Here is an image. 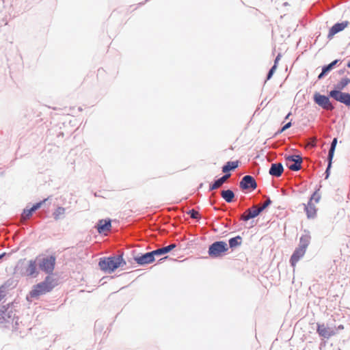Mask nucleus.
Returning a JSON list of instances; mask_svg holds the SVG:
<instances>
[{
    "label": "nucleus",
    "mask_w": 350,
    "mask_h": 350,
    "mask_svg": "<svg viewBox=\"0 0 350 350\" xmlns=\"http://www.w3.org/2000/svg\"><path fill=\"white\" fill-rule=\"evenodd\" d=\"M17 312L14 303L3 306L0 308V324H5V327L11 325L14 329H18L19 317Z\"/></svg>",
    "instance_id": "nucleus-1"
},
{
    "label": "nucleus",
    "mask_w": 350,
    "mask_h": 350,
    "mask_svg": "<svg viewBox=\"0 0 350 350\" xmlns=\"http://www.w3.org/2000/svg\"><path fill=\"white\" fill-rule=\"evenodd\" d=\"M126 265V261L123 258V253L108 257L100 258L98 262L100 269L107 273H111L118 267Z\"/></svg>",
    "instance_id": "nucleus-2"
},
{
    "label": "nucleus",
    "mask_w": 350,
    "mask_h": 350,
    "mask_svg": "<svg viewBox=\"0 0 350 350\" xmlns=\"http://www.w3.org/2000/svg\"><path fill=\"white\" fill-rule=\"evenodd\" d=\"M36 259L26 260L25 258L21 259L15 268L21 276L36 278L39 274Z\"/></svg>",
    "instance_id": "nucleus-3"
},
{
    "label": "nucleus",
    "mask_w": 350,
    "mask_h": 350,
    "mask_svg": "<svg viewBox=\"0 0 350 350\" xmlns=\"http://www.w3.org/2000/svg\"><path fill=\"white\" fill-rule=\"evenodd\" d=\"M55 285V280L51 275H47L42 282L33 286L29 295L32 298H38L40 295L51 291Z\"/></svg>",
    "instance_id": "nucleus-4"
},
{
    "label": "nucleus",
    "mask_w": 350,
    "mask_h": 350,
    "mask_svg": "<svg viewBox=\"0 0 350 350\" xmlns=\"http://www.w3.org/2000/svg\"><path fill=\"white\" fill-rule=\"evenodd\" d=\"M36 259L39 269L48 274V275L53 274L56 262L55 256L53 255L44 257L37 256Z\"/></svg>",
    "instance_id": "nucleus-5"
},
{
    "label": "nucleus",
    "mask_w": 350,
    "mask_h": 350,
    "mask_svg": "<svg viewBox=\"0 0 350 350\" xmlns=\"http://www.w3.org/2000/svg\"><path fill=\"white\" fill-rule=\"evenodd\" d=\"M228 250V244L224 241H217L208 246V254L212 258L223 256Z\"/></svg>",
    "instance_id": "nucleus-6"
},
{
    "label": "nucleus",
    "mask_w": 350,
    "mask_h": 350,
    "mask_svg": "<svg viewBox=\"0 0 350 350\" xmlns=\"http://www.w3.org/2000/svg\"><path fill=\"white\" fill-rule=\"evenodd\" d=\"M330 96L321 94L319 92H315L313 96L314 102L325 110L332 111L334 109V106L329 100Z\"/></svg>",
    "instance_id": "nucleus-7"
},
{
    "label": "nucleus",
    "mask_w": 350,
    "mask_h": 350,
    "mask_svg": "<svg viewBox=\"0 0 350 350\" xmlns=\"http://www.w3.org/2000/svg\"><path fill=\"white\" fill-rule=\"evenodd\" d=\"M286 166L293 172H297L301 168L303 159L299 154L285 155Z\"/></svg>",
    "instance_id": "nucleus-8"
},
{
    "label": "nucleus",
    "mask_w": 350,
    "mask_h": 350,
    "mask_svg": "<svg viewBox=\"0 0 350 350\" xmlns=\"http://www.w3.org/2000/svg\"><path fill=\"white\" fill-rule=\"evenodd\" d=\"M329 96L350 108V93L332 90L329 92Z\"/></svg>",
    "instance_id": "nucleus-9"
},
{
    "label": "nucleus",
    "mask_w": 350,
    "mask_h": 350,
    "mask_svg": "<svg viewBox=\"0 0 350 350\" xmlns=\"http://www.w3.org/2000/svg\"><path fill=\"white\" fill-rule=\"evenodd\" d=\"M257 183L251 175L244 176L239 182V187L242 191H252L257 188Z\"/></svg>",
    "instance_id": "nucleus-10"
},
{
    "label": "nucleus",
    "mask_w": 350,
    "mask_h": 350,
    "mask_svg": "<svg viewBox=\"0 0 350 350\" xmlns=\"http://www.w3.org/2000/svg\"><path fill=\"white\" fill-rule=\"evenodd\" d=\"M155 255L153 250L133 258L134 260L139 265L144 266L153 262L155 260Z\"/></svg>",
    "instance_id": "nucleus-11"
},
{
    "label": "nucleus",
    "mask_w": 350,
    "mask_h": 350,
    "mask_svg": "<svg viewBox=\"0 0 350 350\" xmlns=\"http://www.w3.org/2000/svg\"><path fill=\"white\" fill-rule=\"evenodd\" d=\"M317 332L321 337L328 339L336 334L333 329L326 327L324 323H317Z\"/></svg>",
    "instance_id": "nucleus-12"
},
{
    "label": "nucleus",
    "mask_w": 350,
    "mask_h": 350,
    "mask_svg": "<svg viewBox=\"0 0 350 350\" xmlns=\"http://www.w3.org/2000/svg\"><path fill=\"white\" fill-rule=\"evenodd\" d=\"M95 228L99 234H102L105 231H108L111 228V220L110 219H99Z\"/></svg>",
    "instance_id": "nucleus-13"
},
{
    "label": "nucleus",
    "mask_w": 350,
    "mask_h": 350,
    "mask_svg": "<svg viewBox=\"0 0 350 350\" xmlns=\"http://www.w3.org/2000/svg\"><path fill=\"white\" fill-rule=\"evenodd\" d=\"M306 250L297 247L294 250L290 258V264L293 267H295L297 262L304 256Z\"/></svg>",
    "instance_id": "nucleus-14"
},
{
    "label": "nucleus",
    "mask_w": 350,
    "mask_h": 350,
    "mask_svg": "<svg viewBox=\"0 0 350 350\" xmlns=\"http://www.w3.org/2000/svg\"><path fill=\"white\" fill-rule=\"evenodd\" d=\"M340 62V59H337L332 61L331 63H329L327 65H324L322 67L321 72L318 76V79L320 80V79H323L326 75H328V73L329 72H331L336 67L337 64Z\"/></svg>",
    "instance_id": "nucleus-15"
},
{
    "label": "nucleus",
    "mask_w": 350,
    "mask_h": 350,
    "mask_svg": "<svg viewBox=\"0 0 350 350\" xmlns=\"http://www.w3.org/2000/svg\"><path fill=\"white\" fill-rule=\"evenodd\" d=\"M349 25V22L345 21L342 23H335L329 30L328 38L334 36L335 34L340 32Z\"/></svg>",
    "instance_id": "nucleus-16"
},
{
    "label": "nucleus",
    "mask_w": 350,
    "mask_h": 350,
    "mask_svg": "<svg viewBox=\"0 0 350 350\" xmlns=\"http://www.w3.org/2000/svg\"><path fill=\"white\" fill-rule=\"evenodd\" d=\"M284 172V167L281 163H273L271 165L269 173L273 177H280Z\"/></svg>",
    "instance_id": "nucleus-17"
},
{
    "label": "nucleus",
    "mask_w": 350,
    "mask_h": 350,
    "mask_svg": "<svg viewBox=\"0 0 350 350\" xmlns=\"http://www.w3.org/2000/svg\"><path fill=\"white\" fill-rule=\"evenodd\" d=\"M310 240L311 236L309 230H304V234H303L299 238V243L298 247L306 250L308 246L310 243Z\"/></svg>",
    "instance_id": "nucleus-18"
},
{
    "label": "nucleus",
    "mask_w": 350,
    "mask_h": 350,
    "mask_svg": "<svg viewBox=\"0 0 350 350\" xmlns=\"http://www.w3.org/2000/svg\"><path fill=\"white\" fill-rule=\"evenodd\" d=\"M247 215H243L241 216L240 219L244 221H247L251 219H254L258 217L262 212L258 208H254V209L248 208L246 211Z\"/></svg>",
    "instance_id": "nucleus-19"
},
{
    "label": "nucleus",
    "mask_w": 350,
    "mask_h": 350,
    "mask_svg": "<svg viewBox=\"0 0 350 350\" xmlns=\"http://www.w3.org/2000/svg\"><path fill=\"white\" fill-rule=\"evenodd\" d=\"M304 211L308 219H314L317 216V208L314 204L309 202L307 204H304Z\"/></svg>",
    "instance_id": "nucleus-20"
},
{
    "label": "nucleus",
    "mask_w": 350,
    "mask_h": 350,
    "mask_svg": "<svg viewBox=\"0 0 350 350\" xmlns=\"http://www.w3.org/2000/svg\"><path fill=\"white\" fill-rule=\"evenodd\" d=\"M230 176L231 174H224L221 177L215 180L209 185V191H213L220 187Z\"/></svg>",
    "instance_id": "nucleus-21"
},
{
    "label": "nucleus",
    "mask_w": 350,
    "mask_h": 350,
    "mask_svg": "<svg viewBox=\"0 0 350 350\" xmlns=\"http://www.w3.org/2000/svg\"><path fill=\"white\" fill-rule=\"evenodd\" d=\"M239 161H228L225 165L222 167V172L224 174H230V171H234L236 168L239 167Z\"/></svg>",
    "instance_id": "nucleus-22"
},
{
    "label": "nucleus",
    "mask_w": 350,
    "mask_h": 350,
    "mask_svg": "<svg viewBox=\"0 0 350 350\" xmlns=\"http://www.w3.org/2000/svg\"><path fill=\"white\" fill-rule=\"evenodd\" d=\"M176 247V245L175 243L170 244L167 246L157 249L153 250V252L155 256H161L168 252H171L172 250Z\"/></svg>",
    "instance_id": "nucleus-23"
},
{
    "label": "nucleus",
    "mask_w": 350,
    "mask_h": 350,
    "mask_svg": "<svg viewBox=\"0 0 350 350\" xmlns=\"http://www.w3.org/2000/svg\"><path fill=\"white\" fill-rule=\"evenodd\" d=\"M221 198L228 203H231L234 201L235 194L234 191L230 189L222 190L221 192Z\"/></svg>",
    "instance_id": "nucleus-24"
},
{
    "label": "nucleus",
    "mask_w": 350,
    "mask_h": 350,
    "mask_svg": "<svg viewBox=\"0 0 350 350\" xmlns=\"http://www.w3.org/2000/svg\"><path fill=\"white\" fill-rule=\"evenodd\" d=\"M228 248L233 250L234 248L240 246L242 243V237L240 235H237L234 237L230 238L228 241Z\"/></svg>",
    "instance_id": "nucleus-25"
},
{
    "label": "nucleus",
    "mask_w": 350,
    "mask_h": 350,
    "mask_svg": "<svg viewBox=\"0 0 350 350\" xmlns=\"http://www.w3.org/2000/svg\"><path fill=\"white\" fill-rule=\"evenodd\" d=\"M349 83L350 79L348 77H344L338 83H336L333 90H338L340 91H342Z\"/></svg>",
    "instance_id": "nucleus-26"
},
{
    "label": "nucleus",
    "mask_w": 350,
    "mask_h": 350,
    "mask_svg": "<svg viewBox=\"0 0 350 350\" xmlns=\"http://www.w3.org/2000/svg\"><path fill=\"white\" fill-rule=\"evenodd\" d=\"M33 211H32L31 208H28L27 206L25 208L23 209V211L21 214V217L23 219L26 220L29 219L33 214Z\"/></svg>",
    "instance_id": "nucleus-27"
},
{
    "label": "nucleus",
    "mask_w": 350,
    "mask_h": 350,
    "mask_svg": "<svg viewBox=\"0 0 350 350\" xmlns=\"http://www.w3.org/2000/svg\"><path fill=\"white\" fill-rule=\"evenodd\" d=\"M65 213V208L62 206H58L53 213V218L55 220L59 219L60 215H64Z\"/></svg>",
    "instance_id": "nucleus-28"
},
{
    "label": "nucleus",
    "mask_w": 350,
    "mask_h": 350,
    "mask_svg": "<svg viewBox=\"0 0 350 350\" xmlns=\"http://www.w3.org/2000/svg\"><path fill=\"white\" fill-rule=\"evenodd\" d=\"M319 189L316 190L311 196V197L309 199V202H312V200H314L316 203H318L321 199L320 194L318 193V191Z\"/></svg>",
    "instance_id": "nucleus-29"
},
{
    "label": "nucleus",
    "mask_w": 350,
    "mask_h": 350,
    "mask_svg": "<svg viewBox=\"0 0 350 350\" xmlns=\"http://www.w3.org/2000/svg\"><path fill=\"white\" fill-rule=\"evenodd\" d=\"M276 68H277V66H275V65H273L271 66V68L269 69V70L268 71V72L267 74L265 82L271 79L274 72H275Z\"/></svg>",
    "instance_id": "nucleus-30"
},
{
    "label": "nucleus",
    "mask_w": 350,
    "mask_h": 350,
    "mask_svg": "<svg viewBox=\"0 0 350 350\" xmlns=\"http://www.w3.org/2000/svg\"><path fill=\"white\" fill-rule=\"evenodd\" d=\"M335 150L329 148L328 150V154L327 157V163L332 165V160L334 156Z\"/></svg>",
    "instance_id": "nucleus-31"
},
{
    "label": "nucleus",
    "mask_w": 350,
    "mask_h": 350,
    "mask_svg": "<svg viewBox=\"0 0 350 350\" xmlns=\"http://www.w3.org/2000/svg\"><path fill=\"white\" fill-rule=\"evenodd\" d=\"M187 213L192 218V219H199V213L197 211H196L194 208L189 210Z\"/></svg>",
    "instance_id": "nucleus-32"
},
{
    "label": "nucleus",
    "mask_w": 350,
    "mask_h": 350,
    "mask_svg": "<svg viewBox=\"0 0 350 350\" xmlns=\"http://www.w3.org/2000/svg\"><path fill=\"white\" fill-rule=\"evenodd\" d=\"M266 198H267L266 202L261 206L258 207V208L260 209L261 212H262L264 210H265L272 203V201L269 197L266 196Z\"/></svg>",
    "instance_id": "nucleus-33"
},
{
    "label": "nucleus",
    "mask_w": 350,
    "mask_h": 350,
    "mask_svg": "<svg viewBox=\"0 0 350 350\" xmlns=\"http://www.w3.org/2000/svg\"><path fill=\"white\" fill-rule=\"evenodd\" d=\"M47 200V198L44 199L38 202L35 203L31 208L33 212H36L38 210L42 205Z\"/></svg>",
    "instance_id": "nucleus-34"
},
{
    "label": "nucleus",
    "mask_w": 350,
    "mask_h": 350,
    "mask_svg": "<svg viewBox=\"0 0 350 350\" xmlns=\"http://www.w3.org/2000/svg\"><path fill=\"white\" fill-rule=\"evenodd\" d=\"M291 125H292L291 122H288L286 123L280 129H279L278 131V132L275 133V135L282 133L286 129H289L291 126Z\"/></svg>",
    "instance_id": "nucleus-35"
},
{
    "label": "nucleus",
    "mask_w": 350,
    "mask_h": 350,
    "mask_svg": "<svg viewBox=\"0 0 350 350\" xmlns=\"http://www.w3.org/2000/svg\"><path fill=\"white\" fill-rule=\"evenodd\" d=\"M13 281L12 280H7L3 285L1 286L3 287V297L5 296V290L7 288H8L12 284Z\"/></svg>",
    "instance_id": "nucleus-36"
},
{
    "label": "nucleus",
    "mask_w": 350,
    "mask_h": 350,
    "mask_svg": "<svg viewBox=\"0 0 350 350\" xmlns=\"http://www.w3.org/2000/svg\"><path fill=\"white\" fill-rule=\"evenodd\" d=\"M332 165H329V163H327L326 170L324 172L325 179H327L329 178V176L330 175V170L332 168Z\"/></svg>",
    "instance_id": "nucleus-37"
},
{
    "label": "nucleus",
    "mask_w": 350,
    "mask_h": 350,
    "mask_svg": "<svg viewBox=\"0 0 350 350\" xmlns=\"http://www.w3.org/2000/svg\"><path fill=\"white\" fill-rule=\"evenodd\" d=\"M337 142H338V139L336 137H334L331 142L329 148L336 150Z\"/></svg>",
    "instance_id": "nucleus-38"
},
{
    "label": "nucleus",
    "mask_w": 350,
    "mask_h": 350,
    "mask_svg": "<svg viewBox=\"0 0 350 350\" xmlns=\"http://www.w3.org/2000/svg\"><path fill=\"white\" fill-rule=\"evenodd\" d=\"M280 57H281V55H280V54H278V55L276 56V57H275V60H274V64H273V65H275V66H278V61L280 59Z\"/></svg>",
    "instance_id": "nucleus-39"
},
{
    "label": "nucleus",
    "mask_w": 350,
    "mask_h": 350,
    "mask_svg": "<svg viewBox=\"0 0 350 350\" xmlns=\"http://www.w3.org/2000/svg\"><path fill=\"white\" fill-rule=\"evenodd\" d=\"M3 287L0 286V301L4 298L3 297Z\"/></svg>",
    "instance_id": "nucleus-40"
},
{
    "label": "nucleus",
    "mask_w": 350,
    "mask_h": 350,
    "mask_svg": "<svg viewBox=\"0 0 350 350\" xmlns=\"http://www.w3.org/2000/svg\"><path fill=\"white\" fill-rule=\"evenodd\" d=\"M347 72L345 68L340 69L338 71L340 75H344Z\"/></svg>",
    "instance_id": "nucleus-41"
},
{
    "label": "nucleus",
    "mask_w": 350,
    "mask_h": 350,
    "mask_svg": "<svg viewBox=\"0 0 350 350\" xmlns=\"http://www.w3.org/2000/svg\"><path fill=\"white\" fill-rule=\"evenodd\" d=\"M344 329V326L342 325H340L337 327L336 329L337 330H342Z\"/></svg>",
    "instance_id": "nucleus-42"
},
{
    "label": "nucleus",
    "mask_w": 350,
    "mask_h": 350,
    "mask_svg": "<svg viewBox=\"0 0 350 350\" xmlns=\"http://www.w3.org/2000/svg\"><path fill=\"white\" fill-rule=\"evenodd\" d=\"M64 134L63 132H59L58 134H57V137H64Z\"/></svg>",
    "instance_id": "nucleus-43"
},
{
    "label": "nucleus",
    "mask_w": 350,
    "mask_h": 350,
    "mask_svg": "<svg viewBox=\"0 0 350 350\" xmlns=\"http://www.w3.org/2000/svg\"><path fill=\"white\" fill-rule=\"evenodd\" d=\"M6 254L5 252H3L2 254H0V260L3 258V257Z\"/></svg>",
    "instance_id": "nucleus-44"
},
{
    "label": "nucleus",
    "mask_w": 350,
    "mask_h": 350,
    "mask_svg": "<svg viewBox=\"0 0 350 350\" xmlns=\"http://www.w3.org/2000/svg\"><path fill=\"white\" fill-rule=\"evenodd\" d=\"M291 115V112H289V113L286 116V117H285V118H284V119H285V120L288 119V118H289V116H290Z\"/></svg>",
    "instance_id": "nucleus-45"
},
{
    "label": "nucleus",
    "mask_w": 350,
    "mask_h": 350,
    "mask_svg": "<svg viewBox=\"0 0 350 350\" xmlns=\"http://www.w3.org/2000/svg\"><path fill=\"white\" fill-rule=\"evenodd\" d=\"M347 66L350 68V60L348 62Z\"/></svg>",
    "instance_id": "nucleus-46"
},
{
    "label": "nucleus",
    "mask_w": 350,
    "mask_h": 350,
    "mask_svg": "<svg viewBox=\"0 0 350 350\" xmlns=\"http://www.w3.org/2000/svg\"><path fill=\"white\" fill-rule=\"evenodd\" d=\"M168 258V256H165L164 258H161V259L159 260V261H161V260H164V259H166V258Z\"/></svg>",
    "instance_id": "nucleus-47"
},
{
    "label": "nucleus",
    "mask_w": 350,
    "mask_h": 350,
    "mask_svg": "<svg viewBox=\"0 0 350 350\" xmlns=\"http://www.w3.org/2000/svg\"><path fill=\"white\" fill-rule=\"evenodd\" d=\"M325 342H323V344L321 342V343L320 344V346H321H321H324V345H325Z\"/></svg>",
    "instance_id": "nucleus-48"
},
{
    "label": "nucleus",
    "mask_w": 350,
    "mask_h": 350,
    "mask_svg": "<svg viewBox=\"0 0 350 350\" xmlns=\"http://www.w3.org/2000/svg\"><path fill=\"white\" fill-rule=\"evenodd\" d=\"M325 342H323V344L321 342V343L320 344V346H321H321H324V345H325Z\"/></svg>",
    "instance_id": "nucleus-49"
},
{
    "label": "nucleus",
    "mask_w": 350,
    "mask_h": 350,
    "mask_svg": "<svg viewBox=\"0 0 350 350\" xmlns=\"http://www.w3.org/2000/svg\"><path fill=\"white\" fill-rule=\"evenodd\" d=\"M325 342H323V344L321 342V343L320 344V346H321H321H324V345H325Z\"/></svg>",
    "instance_id": "nucleus-50"
},
{
    "label": "nucleus",
    "mask_w": 350,
    "mask_h": 350,
    "mask_svg": "<svg viewBox=\"0 0 350 350\" xmlns=\"http://www.w3.org/2000/svg\"><path fill=\"white\" fill-rule=\"evenodd\" d=\"M79 111H82V109L81 107L79 108Z\"/></svg>",
    "instance_id": "nucleus-51"
}]
</instances>
